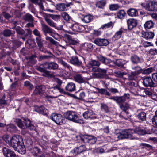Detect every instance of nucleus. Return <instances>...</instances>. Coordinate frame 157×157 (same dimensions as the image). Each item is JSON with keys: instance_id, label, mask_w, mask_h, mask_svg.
I'll list each match as a JSON object with an SVG mask.
<instances>
[{"instance_id": "4d7b16f0", "label": "nucleus", "mask_w": 157, "mask_h": 157, "mask_svg": "<svg viewBox=\"0 0 157 157\" xmlns=\"http://www.w3.org/2000/svg\"><path fill=\"white\" fill-rule=\"evenodd\" d=\"M153 69L152 67L147 68L146 69H142L141 73L145 74H149L153 72Z\"/></svg>"}, {"instance_id": "4c0bfd02", "label": "nucleus", "mask_w": 157, "mask_h": 157, "mask_svg": "<svg viewBox=\"0 0 157 157\" xmlns=\"http://www.w3.org/2000/svg\"><path fill=\"white\" fill-rule=\"evenodd\" d=\"M116 14L118 18L122 19L125 17L126 13L124 10H122L117 12Z\"/></svg>"}, {"instance_id": "ea45409f", "label": "nucleus", "mask_w": 157, "mask_h": 157, "mask_svg": "<svg viewBox=\"0 0 157 157\" xmlns=\"http://www.w3.org/2000/svg\"><path fill=\"white\" fill-rule=\"evenodd\" d=\"M45 20L48 24L50 26L56 28V24L53 21L48 17L45 18Z\"/></svg>"}, {"instance_id": "473e14b6", "label": "nucleus", "mask_w": 157, "mask_h": 157, "mask_svg": "<svg viewBox=\"0 0 157 157\" xmlns=\"http://www.w3.org/2000/svg\"><path fill=\"white\" fill-rule=\"evenodd\" d=\"M106 0H101L96 2V6L97 7L100 9H103L106 4Z\"/></svg>"}, {"instance_id": "6ab92c4d", "label": "nucleus", "mask_w": 157, "mask_h": 157, "mask_svg": "<svg viewBox=\"0 0 157 157\" xmlns=\"http://www.w3.org/2000/svg\"><path fill=\"white\" fill-rule=\"evenodd\" d=\"M58 89H57V85L54 87H51V89L49 90V93L50 94H54L55 96H50L48 95H46V98H56L59 96L58 94Z\"/></svg>"}, {"instance_id": "423d86ee", "label": "nucleus", "mask_w": 157, "mask_h": 157, "mask_svg": "<svg viewBox=\"0 0 157 157\" xmlns=\"http://www.w3.org/2000/svg\"><path fill=\"white\" fill-rule=\"evenodd\" d=\"M91 67L92 71L94 72L92 74V78H102L105 77L107 72L106 69H101L97 67Z\"/></svg>"}, {"instance_id": "864d4df0", "label": "nucleus", "mask_w": 157, "mask_h": 157, "mask_svg": "<svg viewBox=\"0 0 157 157\" xmlns=\"http://www.w3.org/2000/svg\"><path fill=\"white\" fill-rule=\"evenodd\" d=\"M40 143L42 146L47 147L48 144V140L46 137H43L40 140Z\"/></svg>"}, {"instance_id": "393cba45", "label": "nucleus", "mask_w": 157, "mask_h": 157, "mask_svg": "<svg viewBox=\"0 0 157 157\" xmlns=\"http://www.w3.org/2000/svg\"><path fill=\"white\" fill-rule=\"evenodd\" d=\"M25 44L28 48H33L36 46V43L34 39H29L27 40Z\"/></svg>"}, {"instance_id": "a18cd8bd", "label": "nucleus", "mask_w": 157, "mask_h": 157, "mask_svg": "<svg viewBox=\"0 0 157 157\" xmlns=\"http://www.w3.org/2000/svg\"><path fill=\"white\" fill-rule=\"evenodd\" d=\"M41 152V150L37 147H35L31 150V153L34 156L38 155Z\"/></svg>"}, {"instance_id": "37998d69", "label": "nucleus", "mask_w": 157, "mask_h": 157, "mask_svg": "<svg viewBox=\"0 0 157 157\" xmlns=\"http://www.w3.org/2000/svg\"><path fill=\"white\" fill-rule=\"evenodd\" d=\"M56 10L60 11H64L66 10L65 5L63 3L56 4Z\"/></svg>"}, {"instance_id": "de8ad7c7", "label": "nucleus", "mask_w": 157, "mask_h": 157, "mask_svg": "<svg viewBox=\"0 0 157 157\" xmlns=\"http://www.w3.org/2000/svg\"><path fill=\"white\" fill-rule=\"evenodd\" d=\"M123 32V30L121 29H120L118 31H117L115 33L113 37V38H114L116 40L118 39L121 38L122 34Z\"/></svg>"}, {"instance_id": "5701e85b", "label": "nucleus", "mask_w": 157, "mask_h": 157, "mask_svg": "<svg viewBox=\"0 0 157 157\" xmlns=\"http://www.w3.org/2000/svg\"><path fill=\"white\" fill-rule=\"evenodd\" d=\"M72 29L75 32H82L85 30V27L82 25L76 23L72 25L71 27Z\"/></svg>"}, {"instance_id": "9b49d317", "label": "nucleus", "mask_w": 157, "mask_h": 157, "mask_svg": "<svg viewBox=\"0 0 157 157\" xmlns=\"http://www.w3.org/2000/svg\"><path fill=\"white\" fill-rule=\"evenodd\" d=\"M50 118L58 125L64 124L66 123L62 115L60 114L52 113L51 115Z\"/></svg>"}, {"instance_id": "6e6552de", "label": "nucleus", "mask_w": 157, "mask_h": 157, "mask_svg": "<svg viewBox=\"0 0 157 157\" xmlns=\"http://www.w3.org/2000/svg\"><path fill=\"white\" fill-rule=\"evenodd\" d=\"M119 139H124L133 140L136 139V137L132 134L131 129H125L122 130L117 134Z\"/></svg>"}, {"instance_id": "680f3d73", "label": "nucleus", "mask_w": 157, "mask_h": 157, "mask_svg": "<svg viewBox=\"0 0 157 157\" xmlns=\"http://www.w3.org/2000/svg\"><path fill=\"white\" fill-rule=\"evenodd\" d=\"M120 7L117 4H113L109 6V9L110 10H116Z\"/></svg>"}, {"instance_id": "7c9ffc66", "label": "nucleus", "mask_w": 157, "mask_h": 157, "mask_svg": "<svg viewBox=\"0 0 157 157\" xmlns=\"http://www.w3.org/2000/svg\"><path fill=\"white\" fill-rule=\"evenodd\" d=\"M65 89L70 92L75 91L76 90L75 84L72 82L68 83L65 87Z\"/></svg>"}, {"instance_id": "9d476101", "label": "nucleus", "mask_w": 157, "mask_h": 157, "mask_svg": "<svg viewBox=\"0 0 157 157\" xmlns=\"http://www.w3.org/2000/svg\"><path fill=\"white\" fill-rule=\"evenodd\" d=\"M76 137L78 140H80L84 143H88L89 144H94L96 141V138L94 136L91 135L81 134L77 136Z\"/></svg>"}, {"instance_id": "bb28decb", "label": "nucleus", "mask_w": 157, "mask_h": 157, "mask_svg": "<svg viewBox=\"0 0 157 157\" xmlns=\"http://www.w3.org/2000/svg\"><path fill=\"white\" fill-rule=\"evenodd\" d=\"M154 36V34L152 32H145L141 33V36L147 40L152 39Z\"/></svg>"}, {"instance_id": "c9c22d12", "label": "nucleus", "mask_w": 157, "mask_h": 157, "mask_svg": "<svg viewBox=\"0 0 157 157\" xmlns=\"http://www.w3.org/2000/svg\"><path fill=\"white\" fill-rule=\"evenodd\" d=\"M83 47L85 50L87 51H91L94 48L93 44L90 43H85Z\"/></svg>"}, {"instance_id": "f8f14e48", "label": "nucleus", "mask_w": 157, "mask_h": 157, "mask_svg": "<svg viewBox=\"0 0 157 157\" xmlns=\"http://www.w3.org/2000/svg\"><path fill=\"white\" fill-rule=\"evenodd\" d=\"M140 5L147 11H153L156 10L157 8L156 2H155L148 1L146 3H142Z\"/></svg>"}, {"instance_id": "1a4fd4ad", "label": "nucleus", "mask_w": 157, "mask_h": 157, "mask_svg": "<svg viewBox=\"0 0 157 157\" xmlns=\"http://www.w3.org/2000/svg\"><path fill=\"white\" fill-rule=\"evenodd\" d=\"M15 30L17 33V36H21V38L24 41L27 39L28 36L32 34V31L31 29H26L24 30L19 26H17Z\"/></svg>"}, {"instance_id": "f3484780", "label": "nucleus", "mask_w": 157, "mask_h": 157, "mask_svg": "<svg viewBox=\"0 0 157 157\" xmlns=\"http://www.w3.org/2000/svg\"><path fill=\"white\" fill-rule=\"evenodd\" d=\"M41 51L45 53H47L49 55L40 56L38 58V60L40 61L44 60H49L51 58H53V57L54 56V55L50 51L45 50H44L43 51Z\"/></svg>"}, {"instance_id": "bf43d9fd", "label": "nucleus", "mask_w": 157, "mask_h": 157, "mask_svg": "<svg viewBox=\"0 0 157 157\" xmlns=\"http://www.w3.org/2000/svg\"><path fill=\"white\" fill-rule=\"evenodd\" d=\"M141 44L145 47H148L149 46H153V44L151 42L143 41L141 42Z\"/></svg>"}, {"instance_id": "a19ab883", "label": "nucleus", "mask_w": 157, "mask_h": 157, "mask_svg": "<svg viewBox=\"0 0 157 157\" xmlns=\"http://www.w3.org/2000/svg\"><path fill=\"white\" fill-rule=\"evenodd\" d=\"M113 63L118 67H123L126 63V61L121 59H117L114 61Z\"/></svg>"}, {"instance_id": "338daca9", "label": "nucleus", "mask_w": 157, "mask_h": 157, "mask_svg": "<svg viewBox=\"0 0 157 157\" xmlns=\"http://www.w3.org/2000/svg\"><path fill=\"white\" fill-rule=\"evenodd\" d=\"M149 53L151 55H157V49L154 48L150 49L149 51Z\"/></svg>"}, {"instance_id": "412c9836", "label": "nucleus", "mask_w": 157, "mask_h": 157, "mask_svg": "<svg viewBox=\"0 0 157 157\" xmlns=\"http://www.w3.org/2000/svg\"><path fill=\"white\" fill-rule=\"evenodd\" d=\"M34 109L35 111L39 114L44 115H46L48 114V110L43 106H36L35 107Z\"/></svg>"}, {"instance_id": "e2e57ef3", "label": "nucleus", "mask_w": 157, "mask_h": 157, "mask_svg": "<svg viewBox=\"0 0 157 157\" xmlns=\"http://www.w3.org/2000/svg\"><path fill=\"white\" fill-rule=\"evenodd\" d=\"M33 34L36 37H41L40 32L36 29H35L33 31Z\"/></svg>"}, {"instance_id": "72a5a7b5", "label": "nucleus", "mask_w": 157, "mask_h": 157, "mask_svg": "<svg viewBox=\"0 0 157 157\" xmlns=\"http://www.w3.org/2000/svg\"><path fill=\"white\" fill-rule=\"evenodd\" d=\"M100 63L99 61L92 59L89 62L88 64V66L89 67L95 66L98 67L100 66Z\"/></svg>"}, {"instance_id": "774afa93", "label": "nucleus", "mask_w": 157, "mask_h": 157, "mask_svg": "<svg viewBox=\"0 0 157 157\" xmlns=\"http://www.w3.org/2000/svg\"><path fill=\"white\" fill-rule=\"evenodd\" d=\"M155 116H154L152 118V121L153 124L157 126V110L155 112Z\"/></svg>"}, {"instance_id": "58836bf2", "label": "nucleus", "mask_w": 157, "mask_h": 157, "mask_svg": "<svg viewBox=\"0 0 157 157\" xmlns=\"http://www.w3.org/2000/svg\"><path fill=\"white\" fill-rule=\"evenodd\" d=\"M154 23L152 20L147 21L144 25L146 29H151L153 27Z\"/></svg>"}, {"instance_id": "cd10ccee", "label": "nucleus", "mask_w": 157, "mask_h": 157, "mask_svg": "<svg viewBox=\"0 0 157 157\" xmlns=\"http://www.w3.org/2000/svg\"><path fill=\"white\" fill-rule=\"evenodd\" d=\"M130 60L133 64H137L141 62V59L140 57L134 54L131 56Z\"/></svg>"}, {"instance_id": "4be33fe9", "label": "nucleus", "mask_w": 157, "mask_h": 157, "mask_svg": "<svg viewBox=\"0 0 157 157\" xmlns=\"http://www.w3.org/2000/svg\"><path fill=\"white\" fill-rule=\"evenodd\" d=\"M73 78L76 82L80 84L86 83L89 80L87 78H82L81 75L79 74L75 75Z\"/></svg>"}, {"instance_id": "3c124183", "label": "nucleus", "mask_w": 157, "mask_h": 157, "mask_svg": "<svg viewBox=\"0 0 157 157\" xmlns=\"http://www.w3.org/2000/svg\"><path fill=\"white\" fill-rule=\"evenodd\" d=\"M2 33L4 36L6 37L10 36L12 34V31L9 29H6L4 30Z\"/></svg>"}, {"instance_id": "f704fd0d", "label": "nucleus", "mask_w": 157, "mask_h": 157, "mask_svg": "<svg viewBox=\"0 0 157 157\" xmlns=\"http://www.w3.org/2000/svg\"><path fill=\"white\" fill-rule=\"evenodd\" d=\"M57 59L58 63L63 65L65 68L69 70L70 71H73L72 68L69 65V64H68L66 63L63 61L61 59L58 58Z\"/></svg>"}, {"instance_id": "13d9d810", "label": "nucleus", "mask_w": 157, "mask_h": 157, "mask_svg": "<svg viewBox=\"0 0 157 157\" xmlns=\"http://www.w3.org/2000/svg\"><path fill=\"white\" fill-rule=\"evenodd\" d=\"M137 75L135 73L131 72L130 74L128 75V79L130 80H135Z\"/></svg>"}, {"instance_id": "0eeeda50", "label": "nucleus", "mask_w": 157, "mask_h": 157, "mask_svg": "<svg viewBox=\"0 0 157 157\" xmlns=\"http://www.w3.org/2000/svg\"><path fill=\"white\" fill-rule=\"evenodd\" d=\"M130 95L128 93H125L122 96H111L108 98L115 101L119 107L130 98Z\"/></svg>"}, {"instance_id": "603ef678", "label": "nucleus", "mask_w": 157, "mask_h": 157, "mask_svg": "<svg viewBox=\"0 0 157 157\" xmlns=\"http://www.w3.org/2000/svg\"><path fill=\"white\" fill-rule=\"evenodd\" d=\"M12 42L13 44V48L14 49H16L19 48L22 43L20 41L17 40H13Z\"/></svg>"}, {"instance_id": "79ce46f5", "label": "nucleus", "mask_w": 157, "mask_h": 157, "mask_svg": "<svg viewBox=\"0 0 157 157\" xmlns=\"http://www.w3.org/2000/svg\"><path fill=\"white\" fill-rule=\"evenodd\" d=\"M92 19V16L90 14L84 16L81 19L83 21L87 23L90 22Z\"/></svg>"}, {"instance_id": "8fccbe9b", "label": "nucleus", "mask_w": 157, "mask_h": 157, "mask_svg": "<svg viewBox=\"0 0 157 157\" xmlns=\"http://www.w3.org/2000/svg\"><path fill=\"white\" fill-rule=\"evenodd\" d=\"M113 27V23L112 21L103 25L100 28L103 29H105L108 28L112 29Z\"/></svg>"}, {"instance_id": "7ed1b4c3", "label": "nucleus", "mask_w": 157, "mask_h": 157, "mask_svg": "<svg viewBox=\"0 0 157 157\" xmlns=\"http://www.w3.org/2000/svg\"><path fill=\"white\" fill-rule=\"evenodd\" d=\"M15 122L17 125L20 128H28L32 130H34L36 129L35 127L31 124L30 120L28 118L23 119V120L17 119Z\"/></svg>"}, {"instance_id": "09e8293b", "label": "nucleus", "mask_w": 157, "mask_h": 157, "mask_svg": "<svg viewBox=\"0 0 157 157\" xmlns=\"http://www.w3.org/2000/svg\"><path fill=\"white\" fill-rule=\"evenodd\" d=\"M132 68L133 70L134 71L132 72L137 75L142 72V69L139 66L132 67Z\"/></svg>"}, {"instance_id": "c756f323", "label": "nucleus", "mask_w": 157, "mask_h": 157, "mask_svg": "<svg viewBox=\"0 0 157 157\" xmlns=\"http://www.w3.org/2000/svg\"><path fill=\"white\" fill-rule=\"evenodd\" d=\"M128 14L132 17H135L138 16V13L137 10L133 8H131L127 11Z\"/></svg>"}, {"instance_id": "f03ea898", "label": "nucleus", "mask_w": 157, "mask_h": 157, "mask_svg": "<svg viewBox=\"0 0 157 157\" xmlns=\"http://www.w3.org/2000/svg\"><path fill=\"white\" fill-rule=\"evenodd\" d=\"M9 144L15 151L21 154H24L26 152L25 148L22 139L19 135H15L12 137Z\"/></svg>"}, {"instance_id": "5fc2aeb1", "label": "nucleus", "mask_w": 157, "mask_h": 157, "mask_svg": "<svg viewBox=\"0 0 157 157\" xmlns=\"http://www.w3.org/2000/svg\"><path fill=\"white\" fill-rule=\"evenodd\" d=\"M120 108L123 110H127L130 108V105L127 102H124Z\"/></svg>"}, {"instance_id": "aec40b11", "label": "nucleus", "mask_w": 157, "mask_h": 157, "mask_svg": "<svg viewBox=\"0 0 157 157\" xmlns=\"http://www.w3.org/2000/svg\"><path fill=\"white\" fill-rule=\"evenodd\" d=\"M70 61L71 63L75 66L79 67L82 65L81 60L76 56H72L70 59Z\"/></svg>"}, {"instance_id": "b1692460", "label": "nucleus", "mask_w": 157, "mask_h": 157, "mask_svg": "<svg viewBox=\"0 0 157 157\" xmlns=\"http://www.w3.org/2000/svg\"><path fill=\"white\" fill-rule=\"evenodd\" d=\"M127 23L128 29L132 30L136 27L137 25V21L134 19H130L127 20Z\"/></svg>"}, {"instance_id": "dca6fc26", "label": "nucleus", "mask_w": 157, "mask_h": 157, "mask_svg": "<svg viewBox=\"0 0 157 157\" xmlns=\"http://www.w3.org/2000/svg\"><path fill=\"white\" fill-rule=\"evenodd\" d=\"M143 84L145 87H154L156 86V84L153 82L150 77H145L143 79Z\"/></svg>"}, {"instance_id": "f257e3e1", "label": "nucleus", "mask_w": 157, "mask_h": 157, "mask_svg": "<svg viewBox=\"0 0 157 157\" xmlns=\"http://www.w3.org/2000/svg\"><path fill=\"white\" fill-rule=\"evenodd\" d=\"M58 65L55 62H46L40 64L39 66H36V69L42 73L41 75L43 76L51 78L54 77L53 73L47 70V69L55 70L58 69Z\"/></svg>"}, {"instance_id": "ddd939ff", "label": "nucleus", "mask_w": 157, "mask_h": 157, "mask_svg": "<svg viewBox=\"0 0 157 157\" xmlns=\"http://www.w3.org/2000/svg\"><path fill=\"white\" fill-rule=\"evenodd\" d=\"M46 88V87L43 85L36 86L34 91V94L46 98L47 94L45 93Z\"/></svg>"}, {"instance_id": "20e7f679", "label": "nucleus", "mask_w": 157, "mask_h": 157, "mask_svg": "<svg viewBox=\"0 0 157 157\" xmlns=\"http://www.w3.org/2000/svg\"><path fill=\"white\" fill-rule=\"evenodd\" d=\"M66 119L73 122L79 124L84 123L83 120L80 119L79 114L73 111H68L64 113Z\"/></svg>"}, {"instance_id": "052dcab7", "label": "nucleus", "mask_w": 157, "mask_h": 157, "mask_svg": "<svg viewBox=\"0 0 157 157\" xmlns=\"http://www.w3.org/2000/svg\"><path fill=\"white\" fill-rule=\"evenodd\" d=\"M61 17L66 21H68L69 20L70 16L66 12L62 13Z\"/></svg>"}, {"instance_id": "c85d7f7f", "label": "nucleus", "mask_w": 157, "mask_h": 157, "mask_svg": "<svg viewBox=\"0 0 157 157\" xmlns=\"http://www.w3.org/2000/svg\"><path fill=\"white\" fill-rule=\"evenodd\" d=\"M86 150V148L84 145H82L79 147H76L75 149L72 150L71 152L72 153H76L80 154Z\"/></svg>"}, {"instance_id": "49530a36", "label": "nucleus", "mask_w": 157, "mask_h": 157, "mask_svg": "<svg viewBox=\"0 0 157 157\" xmlns=\"http://www.w3.org/2000/svg\"><path fill=\"white\" fill-rule=\"evenodd\" d=\"M97 90L98 93L101 94H105V95L109 96V97L111 96V94L108 91L105 89L103 88H98Z\"/></svg>"}, {"instance_id": "a211bd4d", "label": "nucleus", "mask_w": 157, "mask_h": 157, "mask_svg": "<svg viewBox=\"0 0 157 157\" xmlns=\"http://www.w3.org/2000/svg\"><path fill=\"white\" fill-rule=\"evenodd\" d=\"M93 42L99 46H106L109 43V42L107 40L100 38L95 39Z\"/></svg>"}, {"instance_id": "2eb2a0df", "label": "nucleus", "mask_w": 157, "mask_h": 157, "mask_svg": "<svg viewBox=\"0 0 157 157\" xmlns=\"http://www.w3.org/2000/svg\"><path fill=\"white\" fill-rule=\"evenodd\" d=\"M2 151L5 157H17V155L13 151L6 147H3Z\"/></svg>"}, {"instance_id": "e433bc0d", "label": "nucleus", "mask_w": 157, "mask_h": 157, "mask_svg": "<svg viewBox=\"0 0 157 157\" xmlns=\"http://www.w3.org/2000/svg\"><path fill=\"white\" fill-rule=\"evenodd\" d=\"M136 117L139 119V121H143L146 120V114L144 112H141L138 114L136 116Z\"/></svg>"}, {"instance_id": "0e129e2a", "label": "nucleus", "mask_w": 157, "mask_h": 157, "mask_svg": "<svg viewBox=\"0 0 157 157\" xmlns=\"http://www.w3.org/2000/svg\"><path fill=\"white\" fill-rule=\"evenodd\" d=\"M24 86H26L29 89L31 90L33 87V85L31 84L29 81H26L24 82Z\"/></svg>"}, {"instance_id": "69168bd1", "label": "nucleus", "mask_w": 157, "mask_h": 157, "mask_svg": "<svg viewBox=\"0 0 157 157\" xmlns=\"http://www.w3.org/2000/svg\"><path fill=\"white\" fill-rule=\"evenodd\" d=\"M101 108L102 111L105 113H107L109 112L108 107L105 104H101Z\"/></svg>"}, {"instance_id": "c03bdc74", "label": "nucleus", "mask_w": 157, "mask_h": 157, "mask_svg": "<svg viewBox=\"0 0 157 157\" xmlns=\"http://www.w3.org/2000/svg\"><path fill=\"white\" fill-rule=\"evenodd\" d=\"M93 114V113L91 110L87 111L84 112L82 114L83 116L85 119L92 118L91 117Z\"/></svg>"}, {"instance_id": "2f4dec72", "label": "nucleus", "mask_w": 157, "mask_h": 157, "mask_svg": "<svg viewBox=\"0 0 157 157\" xmlns=\"http://www.w3.org/2000/svg\"><path fill=\"white\" fill-rule=\"evenodd\" d=\"M131 115L127 110H123L120 114L119 117L120 118L124 119L125 120H128L130 117Z\"/></svg>"}, {"instance_id": "a878e982", "label": "nucleus", "mask_w": 157, "mask_h": 157, "mask_svg": "<svg viewBox=\"0 0 157 157\" xmlns=\"http://www.w3.org/2000/svg\"><path fill=\"white\" fill-rule=\"evenodd\" d=\"M36 40L39 50L40 51H43V50H44L43 47V43L44 41L42 38V37H36Z\"/></svg>"}, {"instance_id": "6e6d98bb", "label": "nucleus", "mask_w": 157, "mask_h": 157, "mask_svg": "<svg viewBox=\"0 0 157 157\" xmlns=\"http://www.w3.org/2000/svg\"><path fill=\"white\" fill-rule=\"evenodd\" d=\"M24 19L25 21L29 22H32L33 21V17L32 15L28 13L24 16Z\"/></svg>"}, {"instance_id": "4468645a", "label": "nucleus", "mask_w": 157, "mask_h": 157, "mask_svg": "<svg viewBox=\"0 0 157 157\" xmlns=\"http://www.w3.org/2000/svg\"><path fill=\"white\" fill-rule=\"evenodd\" d=\"M132 134L134 133L140 135H144L146 134H151V132L146 129L141 127L136 128L134 130L131 129Z\"/></svg>"}, {"instance_id": "39448f33", "label": "nucleus", "mask_w": 157, "mask_h": 157, "mask_svg": "<svg viewBox=\"0 0 157 157\" xmlns=\"http://www.w3.org/2000/svg\"><path fill=\"white\" fill-rule=\"evenodd\" d=\"M42 30L46 36L45 39L46 40L49 41L51 43L55 45H57L58 43L55 41L52 38L47 36V34H49L51 36H52V34L53 33V30L48 26L45 24H43L42 25Z\"/></svg>"}]
</instances>
